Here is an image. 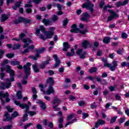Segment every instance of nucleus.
I'll use <instances>...</instances> for the list:
<instances>
[{
	"instance_id": "obj_58",
	"label": "nucleus",
	"mask_w": 129,
	"mask_h": 129,
	"mask_svg": "<svg viewBox=\"0 0 129 129\" xmlns=\"http://www.w3.org/2000/svg\"><path fill=\"white\" fill-rule=\"evenodd\" d=\"M109 90L111 92H112L115 90V87L113 86H110L109 87Z\"/></svg>"
},
{
	"instance_id": "obj_35",
	"label": "nucleus",
	"mask_w": 129,
	"mask_h": 129,
	"mask_svg": "<svg viewBox=\"0 0 129 129\" xmlns=\"http://www.w3.org/2000/svg\"><path fill=\"white\" fill-rule=\"evenodd\" d=\"M45 50H46V48L45 47H41V48L36 49V53L41 54V53H43V52H45Z\"/></svg>"
},
{
	"instance_id": "obj_20",
	"label": "nucleus",
	"mask_w": 129,
	"mask_h": 129,
	"mask_svg": "<svg viewBox=\"0 0 129 129\" xmlns=\"http://www.w3.org/2000/svg\"><path fill=\"white\" fill-rule=\"evenodd\" d=\"M63 49H62V51L64 52H67L68 51V49H70V45L68 42H66L63 43Z\"/></svg>"
},
{
	"instance_id": "obj_17",
	"label": "nucleus",
	"mask_w": 129,
	"mask_h": 129,
	"mask_svg": "<svg viewBox=\"0 0 129 129\" xmlns=\"http://www.w3.org/2000/svg\"><path fill=\"white\" fill-rule=\"evenodd\" d=\"M48 58L47 60L44 61L43 63H41L39 66L41 69H44L46 68V65L50 64V61H51V57L50 56H47Z\"/></svg>"
},
{
	"instance_id": "obj_62",
	"label": "nucleus",
	"mask_w": 129,
	"mask_h": 129,
	"mask_svg": "<svg viewBox=\"0 0 129 129\" xmlns=\"http://www.w3.org/2000/svg\"><path fill=\"white\" fill-rule=\"evenodd\" d=\"M26 14H31L32 13V9L31 8H27L26 9Z\"/></svg>"
},
{
	"instance_id": "obj_36",
	"label": "nucleus",
	"mask_w": 129,
	"mask_h": 129,
	"mask_svg": "<svg viewBox=\"0 0 129 129\" xmlns=\"http://www.w3.org/2000/svg\"><path fill=\"white\" fill-rule=\"evenodd\" d=\"M27 120H29V118H28V114L25 113L23 115L22 121H23V122H25V121H27Z\"/></svg>"
},
{
	"instance_id": "obj_46",
	"label": "nucleus",
	"mask_w": 129,
	"mask_h": 129,
	"mask_svg": "<svg viewBox=\"0 0 129 129\" xmlns=\"http://www.w3.org/2000/svg\"><path fill=\"white\" fill-rule=\"evenodd\" d=\"M129 63H126L125 61H123L121 63V67H128Z\"/></svg>"
},
{
	"instance_id": "obj_55",
	"label": "nucleus",
	"mask_w": 129,
	"mask_h": 129,
	"mask_svg": "<svg viewBox=\"0 0 129 129\" xmlns=\"http://www.w3.org/2000/svg\"><path fill=\"white\" fill-rule=\"evenodd\" d=\"M95 102H94L92 104H91L90 107L92 109H94V108H96L97 107V106L95 105Z\"/></svg>"
},
{
	"instance_id": "obj_28",
	"label": "nucleus",
	"mask_w": 129,
	"mask_h": 129,
	"mask_svg": "<svg viewBox=\"0 0 129 129\" xmlns=\"http://www.w3.org/2000/svg\"><path fill=\"white\" fill-rule=\"evenodd\" d=\"M9 19V17H8V15L6 14H3L1 16V22L2 23H4V22H6L7 20Z\"/></svg>"
},
{
	"instance_id": "obj_54",
	"label": "nucleus",
	"mask_w": 129,
	"mask_h": 129,
	"mask_svg": "<svg viewBox=\"0 0 129 129\" xmlns=\"http://www.w3.org/2000/svg\"><path fill=\"white\" fill-rule=\"evenodd\" d=\"M57 8L58 11H62L63 9V6L61 5V4L58 3L57 4Z\"/></svg>"
},
{
	"instance_id": "obj_63",
	"label": "nucleus",
	"mask_w": 129,
	"mask_h": 129,
	"mask_svg": "<svg viewBox=\"0 0 129 129\" xmlns=\"http://www.w3.org/2000/svg\"><path fill=\"white\" fill-rule=\"evenodd\" d=\"M112 64H113V66L114 67H115L116 68V67L118 66V64H117V61L116 60H114L112 61Z\"/></svg>"
},
{
	"instance_id": "obj_47",
	"label": "nucleus",
	"mask_w": 129,
	"mask_h": 129,
	"mask_svg": "<svg viewBox=\"0 0 129 129\" xmlns=\"http://www.w3.org/2000/svg\"><path fill=\"white\" fill-rule=\"evenodd\" d=\"M6 64H9V59H6L3 60V62L2 63V67H4V66H5V65H6Z\"/></svg>"
},
{
	"instance_id": "obj_64",
	"label": "nucleus",
	"mask_w": 129,
	"mask_h": 129,
	"mask_svg": "<svg viewBox=\"0 0 129 129\" xmlns=\"http://www.w3.org/2000/svg\"><path fill=\"white\" fill-rule=\"evenodd\" d=\"M13 127V125L10 124L4 127V129H11Z\"/></svg>"
},
{
	"instance_id": "obj_21",
	"label": "nucleus",
	"mask_w": 129,
	"mask_h": 129,
	"mask_svg": "<svg viewBox=\"0 0 129 129\" xmlns=\"http://www.w3.org/2000/svg\"><path fill=\"white\" fill-rule=\"evenodd\" d=\"M101 59L102 62H103L104 63V67H107V68H110V67L111 66V64L110 63H107V59L102 57Z\"/></svg>"
},
{
	"instance_id": "obj_4",
	"label": "nucleus",
	"mask_w": 129,
	"mask_h": 129,
	"mask_svg": "<svg viewBox=\"0 0 129 129\" xmlns=\"http://www.w3.org/2000/svg\"><path fill=\"white\" fill-rule=\"evenodd\" d=\"M82 47L84 49H87V46H89V48H93L92 49V52H95V48H97V41H95L94 43V45L91 44L89 41L87 40H84V41L82 43Z\"/></svg>"
},
{
	"instance_id": "obj_49",
	"label": "nucleus",
	"mask_w": 129,
	"mask_h": 129,
	"mask_svg": "<svg viewBox=\"0 0 129 129\" xmlns=\"http://www.w3.org/2000/svg\"><path fill=\"white\" fill-rule=\"evenodd\" d=\"M24 43V45L23 46V48H27L29 47V45H30V44H32L33 43V40H32V42H23Z\"/></svg>"
},
{
	"instance_id": "obj_14",
	"label": "nucleus",
	"mask_w": 129,
	"mask_h": 129,
	"mask_svg": "<svg viewBox=\"0 0 129 129\" xmlns=\"http://www.w3.org/2000/svg\"><path fill=\"white\" fill-rule=\"evenodd\" d=\"M42 123H43V125H44L45 126H47L48 127H49V128H51V129L54 128V124L53 123V122H49L48 123V120H47V119H44L42 121Z\"/></svg>"
},
{
	"instance_id": "obj_61",
	"label": "nucleus",
	"mask_w": 129,
	"mask_h": 129,
	"mask_svg": "<svg viewBox=\"0 0 129 129\" xmlns=\"http://www.w3.org/2000/svg\"><path fill=\"white\" fill-rule=\"evenodd\" d=\"M58 121L59 123H62L64 121V117L61 116V117L58 119Z\"/></svg>"
},
{
	"instance_id": "obj_15",
	"label": "nucleus",
	"mask_w": 129,
	"mask_h": 129,
	"mask_svg": "<svg viewBox=\"0 0 129 129\" xmlns=\"http://www.w3.org/2000/svg\"><path fill=\"white\" fill-rule=\"evenodd\" d=\"M11 86H12V83L11 82L1 83L0 88L3 90H5L6 88H10Z\"/></svg>"
},
{
	"instance_id": "obj_3",
	"label": "nucleus",
	"mask_w": 129,
	"mask_h": 129,
	"mask_svg": "<svg viewBox=\"0 0 129 129\" xmlns=\"http://www.w3.org/2000/svg\"><path fill=\"white\" fill-rule=\"evenodd\" d=\"M32 63L30 62H27V63L23 66V69L24 70V73L25 76L23 77L24 80H27L29 76L31 75V66Z\"/></svg>"
},
{
	"instance_id": "obj_18",
	"label": "nucleus",
	"mask_w": 129,
	"mask_h": 129,
	"mask_svg": "<svg viewBox=\"0 0 129 129\" xmlns=\"http://www.w3.org/2000/svg\"><path fill=\"white\" fill-rule=\"evenodd\" d=\"M42 23L44 24V26H52L53 25V22L51 20L48 19L44 18L42 20Z\"/></svg>"
},
{
	"instance_id": "obj_59",
	"label": "nucleus",
	"mask_w": 129,
	"mask_h": 129,
	"mask_svg": "<svg viewBox=\"0 0 129 129\" xmlns=\"http://www.w3.org/2000/svg\"><path fill=\"white\" fill-rule=\"evenodd\" d=\"M31 90L33 94H37L38 93V91H37V89L35 87H33Z\"/></svg>"
},
{
	"instance_id": "obj_37",
	"label": "nucleus",
	"mask_w": 129,
	"mask_h": 129,
	"mask_svg": "<svg viewBox=\"0 0 129 129\" xmlns=\"http://www.w3.org/2000/svg\"><path fill=\"white\" fill-rule=\"evenodd\" d=\"M69 23V20L67 18L62 20V26H63V27H66L68 25Z\"/></svg>"
},
{
	"instance_id": "obj_32",
	"label": "nucleus",
	"mask_w": 129,
	"mask_h": 129,
	"mask_svg": "<svg viewBox=\"0 0 129 129\" xmlns=\"http://www.w3.org/2000/svg\"><path fill=\"white\" fill-rule=\"evenodd\" d=\"M104 124H105V121L102 119H99L97 121V127H98L99 125H103Z\"/></svg>"
},
{
	"instance_id": "obj_39",
	"label": "nucleus",
	"mask_w": 129,
	"mask_h": 129,
	"mask_svg": "<svg viewBox=\"0 0 129 129\" xmlns=\"http://www.w3.org/2000/svg\"><path fill=\"white\" fill-rule=\"evenodd\" d=\"M39 30H40L41 32L43 33V34H45L47 32V31H46V29L43 25H40L39 26Z\"/></svg>"
},
{
	"instance_id": "obj_13",
	"label": "nucleus",
	"mask_w": 129,
	"mask_h": 129,
	"mask_svg": "<svg viewBox=\"0 0 129 129\" xmlns=\"http://www.w3.org/2000/svg\"><path fill=\"white\" fill-rule=\"evenodd\" d=\"M53 58L54 60V61H55L53 68H57V67H58V66H59L60 65V64L61 63V60H60V59H59V58L58 57V56H57L56 54H54L53 55Z\"/></svg>"
},
{
	"instance_id": "obj_5",
	"label": "nucleus",
	"mask_w": 129,
	"mask_h": 129,
	"mask_svg": "<svg viewBox=\"0 0 129 129\" xmlns=\"http://www.w3.org/2000/svg\"><path fill=\"white\" fill-rule=\"evenodd\" d=\"M21 23H24L25 25H27L28 24H32V21L31 19L22 17H20L18 20H15L14 21V24L15 25H18V24H21Z\"/></svg>"
},
{
	"instance_id": "obj_60",
	"label": "nucleus",
	"mask_w": 129,
	"mask_h": 129,
	"mask_svg": "<svg viewBox=\"0 0 129 129\" xmlns=\"http://www.w3.org/2000/svg\"><path fill=\"white\" fill-rule=\"evenodd\" d=\"M95 78H93L91 76H88L86 77V79H87L88 80H90L91 81H94V79Z\"/></svg>"
},
{
	"instance_id": "obj_51",
	"label": "nucleus",
	"mask_w": 129,
	"mask_h": 129,
	"mask_svg": "<svg viewBox=\"0 0 129 129\" xmlns=\"http://www.w3.org/2000/svg\"><path fill=\"white\" fill-rule=\"evenodd\" d=\"M32 125H33V123H28L27 124H26L24 126V129H27L28 128V127H30V126H32Z\"/></svg>"
},
{
	"instance_id": "obj_19",
	"label": "nucleus",
	"mask_w": 129,
	"mask_h": 129,
	"mask_svg": "<svg viewBox=\"0 0 129 129\" xmlns=\"http://www.w3.org/2000/svg\"><path fill=\"white\" fill-rule=\"evenodd\" d=\"M36 103H39L40 107L41 108V109H42V110H45L46 108H47V106L46 105V104H45L44 102H43V101L38 100Z\"/></svg>"
},
{
	"instance_id": "obj_22",
	"label": "nucleus",
	"mask_w": 129,
	"mask_h": 129,
	"mask_svg": "<svg viewBox=\"0 0 129 129\" xmlns=\"http://www.w3.org/2000/svg\"><path fill=\"white\" fill-rule=\"evenodd\" d=\"M44 34L47 39H52L53 36H54V33H52L51 31H46Z\"/></svg>"
},
{
	"instance_id": "obj_52",
	"label": "nucleus",
	"mask_w": 129,
	"mask_h": 129,
	"mask_svg": "<svg viewBox=\"0 0 129 129\" xmlns=\"http://www.w3.org/2000/svg\"><path fill=\"white\" fill-rule=\"evenodd\" d=\"M116 118H117V116H115L114 117L111 118L110 121V123H114L116 120Z\"/></svg>"
},
{
	"instance_id": "obj_26",
	"label": "nucleus",
	"mask_w": 129,
	"mask_h": 129,
	"mask_svg": "<svg viewBox=\"0 0 129 129\" xmlns=\"http://www.w3.org/2000/svg\"><path fill=\"white\" fill-rule=\"evenodd\" d=\"M10 96V94L9 92H7L5 93H4V92L0 91V98H6V97H9Z\"/></svg>"
},
{
	"instance_id": "obj_57",
	"label": "nucleus",
	"mask_w": 129,
	"mask_h": 129,
	"mask_svg": "<svg viewBox=\"0 0 129 129\" xmlns=\"http://www.w3.org/2000/svg\"><path fill=\"white\" fill-rule=\"evenodd\" d=\"M105 5V3H104V1H101L100 4H99V8L100 9L103 8V6Z\"/></svg>"
},
{
	"instance_id": "obj_7",
	"label": "nucleus",
	"mask_w": 129,
	"mask_h": 129,
	"mask_svg": "<svg viewBox=\"0 0 129 129\" xmlns=\"http://www.w3.org/2000/svg\"><path fill=\"white\" fill-rule=\"evenodd\" d=\"M83 1H87V2H85V4H84L82 5V8L83 9H87L88 10H90V13H93L94 11V10L93 9V8L94 7V5L89 1V0H83Z\"/></svg>"
},
{
	"instance_id": "obj_50",
	"label": "nucleus",
	"mask_w": 129,
	"mask_h": 129,
	"mask_svg": "<svg viewBox=\"0 0 129 129\" xmlns=\"http://www.w3.org/2000/svg\"><path fill=\"white\" fill-rule=\"evenodd\" d=\"M121 37L122 39H126L127 37H128V35H127V34L126 33L123 32L121 34Z\"/></svg>"
},
{
	"instance_id": "obj_23",
	"label": "nucleus",
	"mask_w": 129,
	"mask_h": 129,
	"mask_svg": "<svg viewBox=\"0 0 129 129\" xmlns=\"http://www.w3.org/2000/svg\"><path fill=\"white\" fill-rule=\"evenodd\" d=\"M54 83H55V82L54 81V79L52 77H49L46 80V84H49V86L54 85Z\"/></svg>"
},
{
	"instance_id": "obj_25",
	"label": "nucleus",
	"mask_w": 129,
	"mask_h": 129,
	"mask_svg": "<svg viewBox=\"0 0 129 129\" xmlns=\"http://www.w3.org/2000/svg\"><path fill=\"white\" fill-rule=\"evenodd\" d=\"M40 53L39 52H36L35 56L33 55H30L28 56V58L30 59H33L34 61H36V60H38V58H40Z\"/></svg>"
},
{
	"instance_id": "obj_34",
	"label": "nucleus",
	"mask_w": 129,
	"mask_h": 129,
	"mask_svg": "<svg viewBox=\"0 0 129 129\" xmlns=\"http://www.w3.org/2000/svg\"><path fill=\"white\" fill-rule=\"evenodd\" d=\"M125 121V117L123 116L120 117L119 119H118V122L119 124H121V123H123Z\"/></svg>"
},
{
	"instance_id": "obj_16",
	"label": "nucleus",
	"mask_w": 129,
	"mask_h": 129,
	"mask_svg": "<svg viewBox=\"0 0 129 129\" xmlns=\"http://www.w3.org/2000/svg\"><path fill=\"white\" fill-rule=\"evenodd\" d=\"M128 4V0H124L123 2L121 1H118L115 4V5L117 7V8H120V7H123L124 6H126Z\"/></svg>"
},
{
	"instance_id": "obj_45",
	"label": "nucleus",
	"mask_w": 129,
	"mask_h": 129,
	"mask_svg": "<svg viewBox=\"0 0 129 129\" xmlns=\"http://www.w3.org/2000/svg\"><path fill=\"white\" fill-rule=\"evenodd\" d=\"M22 0L17 2L15 4H14L15 6H16L17 8H20L21 5H22Z\"/></svg>"
},
{
	"instance_id": "obj_1",
	"label": "nucleus",
	"mask_w": 129,
	"mask_h": 129,
	"mask_svg": "<svg viewBox=\"0 0 129 129\" xmlns=\"http://www.w3.org/2000/svg\"><path fill=\"white\" fill-rule=\"evenodd\" d=\"M6 109L8 111H5L4 112V117L6 118H3V121L4 122H6V121H12V120H13V117L10 116L9 112H13V111H14V108H11L10 106H7Z\"/></svg>"
},
{
	"instance_id": "obj_44",
	"label": "nucleus",
	"mask_w": 129,
	"mask_h": 129,
	"mask_svg": "<svg viewBox=\"0 0 129 129\" xmlns=\"http://www.w3.org/2000/svg\"><path fill=\"white\" fill-rule=\"evenodd\" d=\"M87 52L86 51H84L82 54L80 55V59H84L85 58V56H86Z\"/></svg>"
},
{
	"instance_id": "obj_33",
	"label": "nucleus",
	"mask_w": 129,
	"mask_h": 129,
	"mask_svg": "<svg viewBox=\"0 0 129 129\" xmlns=\"http://www.w3.org/2000/svg\"><path fill=\"white\" fill-rule=\"evenodd\" d=\"M16 96L17 97V99H22V98H23V95H22V91H18L17 93Z\"/></svg>"
},
{
	"instance_id": "obj_8",
	"label": "nucleus",
	"mask_w": 129,
	"mask_h": 129,
	"mask_svg": "<svg viewBox=\"0 0 129 129\" xmlns=\"http://www.w3.org/2000/svg\"><path fill=\"white\" fill-rule=\"evenodd\" d=\"M14 103L16 105L19 106V107L22 109H25V108H26L25 113L28 114V112H29V108H30V106H29V105L24 103L21 104L20 101L17 100L14 101Z\"/></svg>"
},
{
	"instance_id": "obj_31",
	"label": "nucleus",
	"mask_w": 129,
	"mask_h": 129,
	"mask_svg": "<svg viewBox=\"0 0 129 129\" xmlns=\"http://www.w3.org/2000/svg\"><path fill=\"white\" fill-rule=\"evenodd\" d=\"M11 65H12V66H18V65H20L21 64V62L18 60H11L10 61Z\"/></svg>"
},
{
	"instance_id": "obj_11",
	"label": "nucleus",
	"mask_w": 129,
	"mask_h": 129,
	"mask_svg": "<svg viewBox=\"0 0 129 129\" xmlns=\"http://www.w3.org/2000/svg\"><path fill=\"white\" fill-rule=\"evenodd\" d=\"M26 34L24 33H21L20 34H19V38H20L22 42L23 43H32V39H31L30 38H26Z\"/></svg>"
},
{
	"instance_id": "obj_41",
	"label": "nucleus",
	"mask_w": 129,
	"mask_h": 129,
	"mask_svg": "<svg viewBox=\"0 0 129 129\" xmlns=\"http://www.w3.org/2000/svg\"><path fill=\"white\" fill-rule=\"evenodd\" d=\"M19 115H20V114H19V113H18V111H14L11 115L12 117H14V118L17 117V116H19Z\"/></svg>"
},
{
	"instance_id": "obj_10",
	"label": "nucleus",
	"mask_w": 129,
	"mask_h": 129,
	"mask_svg": "<svg viewBox=\"0 0 129 129\" xmlns=\"http://www.w3.org/2000/svg\"><path fill=\"white\" fill-rule=\"evenodd\" d=\"M108 13H109V14H111L110 16L108 17V18H107L108 22H111V21H112V20H113V19H114V18H119V16L118 15V14H116V13L115 12L112 11V10H108Z\"/></svg>"
},
{
	"instance_id": "obj_2",
	"label": "nucleus",
	"mask_w": 129,
	"mask_h": 129,
	"mask_svg": "<svg viewBox=\"0 0 129 129\" xmlns=\"http://www.w3.org/2000/svg\"><path fill=\"white\" fill-rule=\"evenodd\" d=\"M70 32L71 33H73L74 34H78V33H80V34H82V35H85V34L88 32V30L85 29L81 30L77 27V24H74L71 26Z\"/></svg>"
},
{
	"instance_id": "obj_38",
	"label": "nucleus",
	"mask_w": 129,
	"mask_h": 129,
	"mask_svg": "<svg viewBox=\"0 0 129 129\" xmlns=\"http://www.w3.org/2000/svg\"><path fill=\"white\" fill-rule=\"evenodd\" d=\"M96 71H97V68L96 67H93L89 70V72L91 74L96 72Z\"/></svg>"
},
{
	"instance_id": "obj_24",
	"label": "nucleus",
	"mask_w": 129,
	"mask_h": 129,
	"mask_svg": "<svg viewBox=\"0 0 129 129\" xmlns=\"http://www.w3.org/2000/svg\"><path fill=\"white\" fill-rule=\"evenodd\" d=\"M55 91L54 90V88H53V86H49L48 89L46 91L47 94H52V93H54Z\"/></svg>"
},
{
	"instance_id": "obj_48",
	"label": "nucleus",
	"mask_w": 129,
	"mask_h": 129,
	"mask_svg": "<svg viewBox=\"0 0 129 129\" xmlns=\"http://www.w3.org/2000/svg\"><path fill=\"white\" fill-rule=\"evenodd\" d=\"M108 8H109V9H111L112 8V6H111L109 5L105 6L103 9V12H104V11H106L107 10V9H108Z\"/></svg>"
},
{
	"instance_id": "obj_27",
	"label": "nucleus",
	"mask_w": 129,
	"mask_h": 129,
	"mask_svg": "<svg viewBox=\"0 0 129 129\" xmlns=\"http://www.w3.org/2000/svg\"><path fill=\"white\" fill-rule=\"evenodd\" d=\"M110 40H111V38L108 36H106L103 38V42L104 44H109V43H110Z\"/></svg>"
},
{
	"instance_id": "obj_29",
	"label": "nucleus",
	"mask_w": 129,
	"mask_h": 129,
	"mask_svg": "<svg viewBox=\"0 0 129 129\" xmlns=\"http://www.w3.org/2000/svg\"><path fill=\"white\" fill-rule=\"evenodd\" d=\"M59 20V17L56 15H53L52 16V17L50 18V21L53 23L57 22Z\"/></svg>"
},
{
	"instance_id": "obj_53",
	"label": "nucleus",
	"mask_w": 129,
	"mask_h": 129,
	"mask_svg": "<svg viewBox=\"0 0 129 129\" xmlns=\"http://www.w3.org/2000/svg\"><path fill=\"white\" fill-rule=\"evenodd\" d=\"M82 114H83L82 118L83 119H85V118H87V117H88V116H89V114H88V113L84 112V113H83Z\"/></svg>"
},
{
	"instance_id": "obj_42",
	"label": "nucleus",
	"mask_w": 129,
	"mask_h": 129,
	"mask_svg": "<svg viewBox=\"0 0 129 129\" xmlns=\"http://www.w3.org/2000/svg\"><path fill=\"white\" fill-rule=\"evenodd\" d=\"M6 57H7V58H9V59H11L12 58H14V56H15V54L14 53H7L5 55Z\"/></svg>"
},
{
	"instance_id": "obj_30",
	"label": "nucleus",
	"mask_w": 129,
	"mask_h": 129,
	"mask_svg": "<svg viewBox=\"0 0 129 129\" xmlns=\"http://www.w3.org/2000/svg\"><path fill=\"white\" fill-rule=\"evenodd\" d=\"M32 69L35 73H39L40 72V69L38 68V66L36 64L32 66Z\"/></svg>"
},
{
	"instance_id": "obj_12",
	"label": "nucleus",
	"mask_w": 129,
	"mask_h": 129,
	"mask_svg": "<svg viewBox=\"0 0 129 129\" xmlns=\"http://www.w3.org/2000/svg\"><path fill=\"white\" fill-rule=\"evenodd\" d=\"M83 15L84 16V17H82L81 18V20L83 22H89V19L91 18V16H90V15H89V14H88V13L87 12H85L83 13Z\"/></svg>"
},
{
	"instance_id": "obj_6",
	"label": "nucleus",
	"mask_w": 129,
	"mask_h": 129,
	"mask_svg": "<svg viewBox=\"0 0 129 129\" xmlns=\"http://www.w3.org/2000/svg\"><path fill=\"white\" fill-rule=\"evenodd\" d=\"M6 71L7 73L10 74V76L11 77L10 82H13L15 81V78H14L15 75H16V72H15V71L12 69V68H11V67L9 65H7L6 66Z\"/></svg>"
},
{
	"instance_id": "obj_56",
	"label": "nucleus",
	"mask_w": 129,
	"mask_h": 129,
	"mask_svg": "<svg viewBox=\"0 0 129 129\" xmlns=\"http://www.w3.org/2000/svg\"><path fill=\"white\" fill-rule=\"evenodd\" d=\"M15 3V0H7L6 1V5L9 6L10 4H14Z\"/></svg>"
},
{
	"instance_id": "obj_43",
	"label": "nucleus",
	"mask_w": 129,
	"mask_h": 129,
	"mask_svg": "<svg viewBox=\"0 0 129 129\" xmlns=\"http://www.w3.org/2000/svg\"><path fill=\"white\" fill-rule=\"evenodd\" d=\"M28 113L30 116H34V115H36V114H37V112L35 111H29Z\"/></svg>"
},
{
	"instance_id": "obj_9",
	"label": "nucleus",
	"mask_w": 129,
	"mask_h": 129,
	"mask_svg": "<svg viewBox=\"0 0 129 129\" xmlns=\"http://www.w3.org/2000/svg\"><path fill=\"white\" fill-rule=\"evenodd\" d=\"M51 103L52 104V107L54 109H60V108L58 107L59 104L61 103V100L60 99L57 97H54Z\"/></svg>"
},
{
	"instance_id": "obj_40",
	"label": "nucleus",
	"mask_w": 129,
	"mask_h": 129,
	"mask_svg": "<svg viewBox=\"0 0 129 129\" xmlns=\"http://www.w3.org/2000/svg\"><path fill=\"white\" fill-rule=\"evenodd\" d=\"M21 48V45L19 44H15L13 45V50H18Z\"/></svg>"
}]
</instances>
